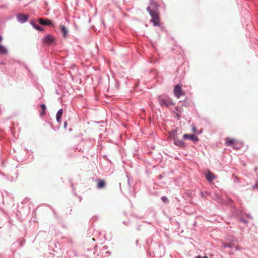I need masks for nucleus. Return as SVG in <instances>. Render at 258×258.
Here are the masks:
<instances>
[{"instance_id":"obj_4","label":"nucleus","mask_w":258,"mask_h":258,"mask_svg":"<svg viewBox=\"0 0 258 258\" xmlns=\"http://www.w3.org/2000/svg\"><path fill=\"white\" fill-rule=\"evenodd\" d=\"M165 248L162 245H158L157 249L155 250V253L157 256L161 257L165 254Z\"/></svg>"},{"instance_id":"obj_37","label":"nucleus","mask_w":258,"mask_h":258,"mask_svg":"<svg viewBox=\"0 0 258 258\" xmlns=\"http://www.w3.org/2000/svg\"><path fill=\"white\" fill-rule=\"evenodd\" d=\"M2 36H0V42L2 41Z\"/></svg>"},{"instance_id":"obj_23","label":"nucleus","mask_w":258,"mask_h":258,"mask_svg":"<svg viewBox=\"0 0 258 258\" xmlns=\"http://www.w3.org/2000/svg\"><path fill=\"white\" fill-rule=\"evenodd\" d=\"M19 243H20V245L22 246L24 245V241H19Z\"/></svg>"},{"instance_id":"obj_11","label":"nucleus","mask_w":258,"mask_h":258,"mask_svg":"<svg viewBox=\"0 0 258 258\" xmlns=\"http://www.w3.org/2000/svg\"><path fill=\"white\" fill-rule=\"evenodd\" d=\"M243 144L242 142L236 140L232 147L235 149H240L243 146Z\"/></svg>"},{"instance_id":"obj_15","label":"nucleus","mask_w":258,"mask_h":258,"mask_svg":"<svg viewBox=\"0 0 258 258\" xmlns=\"http://www.w3.org/2000/svg\"><path fill=\"white\" fill-rule=\"evenodd\" d=\"M201 197L203 199H205L206 196H209L211 195V193L209 192L208 191H205L204 192L201 191L200 193Z\"/></svg>"},{"instance_id":"obj_38","label":"nucleus","mask_w":258,"mask_h":258,"mask_svg":"<svg viewBox=\"0 0 258 258\" xmlns=\"http://www.w3.org/2000/svg\"><path fill=\"white\" fill-rule=\"evenodd\" d=\"M151 5V6H152V5H154H154H155V4L154 3H152Z\"/></svg>"},{"instance_id":"obj_39","label":"nucleus","mask_w":258,"mask_h":258,"mask_svg":"<svg viewBox=\"0 0 258 258\" xmlns=\"http://www.w3.org/2000/svg\"><path fill=\"white\" fill-rule=\"evenodd\" d=\"M93 241H95V239L94 238H92Z\"/></svg>"},{"instance_id":"obj_25","label":"nucleus","mask_w":258,"mask_h":258,"mask_svg":"<svg viewBox=\"0 0 258 258\" xmlns=\"http://www.w3.org/2000/svg\"><path fill=\"white\" fill-rule=\"evenodd\" d=\"M126 177L127 178L128 184L130 186H131L130 183V179H129L128 175H126Z\"/></svg>"},{"instance_id":"obj_28","label":"nucleus","mask_w":258,"mask_h":258,"mask_svg":"<svg viewBox=\"0 0 258 258\" xmlns=\"http://www.w3.org/2000/svg\"><path fill=\"white\" fill-rule=\"evenodd\" d=\"M241 221L243 222L244 223H247V221L244 220V219H241Z\"/></svg>"},{"instance_id":"obj_31","label":"nucleus","mask_w":258,"mask_h":258,"mask_svg":"<svg viewBox=\"0 0 258 258\" xmlns=\"http://www.w3.org/2000/svg\"><path fill=\"white\" fill-rule=\"evenodd\" d=\"M176 114L177 115V119H179L181 117L180 115V114L177 113Z\"/></svg>"},{"instance_id":"obj_30","label":"nucleus","mask_w":258,"mask_h":258,"mask_svg":"<svg viewBox=\"0 0 258 258\" xmlns=\"http://www.w3.org/2000/svg\"><path fill=\"white\" fill-rule=\"evenodd\" d=\"M196 133L200 135L202 133V131L200 130V131L197 132Z\"/></svg>"},{"instance_id":"obj_6","label":"nucleus","mask_w":258,"mask_h":258,"mask_svg":"<svg viewBox=\"0 0 258 258\" xmlns=\"http://www.w3.org/2000/svg\"><path fill=\"white\" fill-rule=\"evenodd\" d=\"M159 102L162 106H168L172 104L171 101L165 98H160L159 99Z\"/></svg>"},{"instance_id":"obj_12","label":"nucleus","mask_w":258,"mask_h":258,"mask_svg":"<svg viewBox=\"0 0 258 258\" xmlns=\"http://www.w3.org/2000/svg\"><path fill=\"white\" fill-rule=\"evenodd\" d=\"M206 179L208 181H212L215 178V176L210 172H208L205 175Z\"/></svg>"},{"instance_id":"obj_1","label":"nucleus","mask_w":258,"mask_h":258,"mask_svg":"<svg viewBox=\"0 0 258 258\" xmlns=\"http://www.w3.org/2000/svg\"><path fill=\"white\" fill-rule=\"evenodd\" d=\"M147 11L149 12L150 15L152 17L151 22L153 23L154 26H158L160 25V20L158 13L156 11L151 10L150 7H148L147 8Z\"/></svg>"},{"instance_id":"obj_17","label":"nucleus","mask_w":258,"mask_h":258,"mask_svg":"<svg viewBox=\"0 0 258 258\" xmlns=\"http://www.w3.org/2000/svg\"><path fill=\"white\" fill-rule=\"evenodd\" d=\"M60 27H61V31L63 33V36L66 37L67 34V33H68L67 28H66V27L64 25H61Z\"/></svg>"},{"instance_id":"obj_40","label":"nucleus","mask_w":258,"mask_h":258,"mask_svg":"<svg viewBox=\"0 0 258 258\" xmlns=\"http://www.w3.org/2000/svg\"><path fill=\"white\" fill-rule=\"evenodd\" d=\"M236 179L237 180H238V178H237V177H236Z\"/></svg>"},{"instance_id":"obj_20","label":"nucleus","mask_w":258,"mask_h":258,"mask_svg":"<svg viewBox=\"0 0 258 258\" xmlns=\"http://www.w3.org/2000/svg\"><path fill=\"white\" fill-rule=\"evenodd\" d=\"M161 199L162 201L164 203H166V202H168V198L166 197L163 196L161 197Z\"/></svg>"},{"instance_id":"obj_24","label":"nucleus","mask_w":258,"mask_h":258,"mask_svg":"<svg viewBox=\"0 0 258 258\" xmlns=\"http://www.w3.org/2000/svg\"><path fill=\"white\" fill-rule=\"evenodd\" d=\"M67 126V122L66 121H65L63 122V126L64 128H66Z\"/></svg>"},{"instance_id":"obj_3","label":"nucleus","mask_w":258,"mask_h":258,"mask_svg":"<svg viewBox=\"0 0 258 258\" xmlns=\"http://www.w3.org/2000/svg\"><path fill=\"white\" fill-rule=\"evenodd\" d=\"M174 94L178 98H179L180 96H183L184 95L181 86L179 85H177L175 86L174 89Z\"/></svg>"},{"instance_id":"obj_14","label":"nucleus","mask_w":258,"mask_h":258,"mask_svg":"<svg viewBox=\"0 0 258 258\" xmlns=\"http://www.w3.org/2000/svg\"><path fill=\"white\" fill-rule=\"evenodd\" d=\"M105 182L103 180H99L97 184V187L98 188H101L105 186Z\"/></svg>"},{"instance_id":"obj_9","label":"nucleus","mask_w":258,"mask_h":258,"mask_svg":"<svg viewBox=\"0 0 258 258\" xmlns=\"http://www.w3.org/2000/svg\"><path fill=\"white\" fill-rule=\"evenodd\" d=\"M236 140L234 139H231L230 138H227L226 139V145L227 146L233 147Z\"/></svg>"},{"instance_id":"obj_22","label":"nucleus","mask_w":258,"mask_h":258,"mask_svg":"<svg viewBox=\"0 0 258 258\" xmlns=\"http://www.w3.org/2000/svg\"><path fill=\"white\" fill-rule=\"evenodd\" d=\"M253 188L258 189V183L256 182L254 185L252 186Z\"/></svg>"},{"instance_id":"obj_32","label":"nucleus","mask_w":258,"mask_h":258,"mask_svg":"<svg viewBox=\"0 0 258 258\" xmlns=\"http://www.w3.org/2000/svg\"><path fill=\"white\" fill-rule=\"evenodd\" d=\"M36 28L39 30H42V29H41L39 26H37Z\"/></svg>"},{"instance_id":"obj_8","label":"nucleus","mask_w":258,"mask_h":258,"mask_svg":"<svg viewBox=\"0 0 258 258\" xmlns=\"http://www.w3.org/2000/svg\"><path fill=\"white\" fill-rule=\"evenodd\" d=\"M54 40V37L51 35H47L43 38L44 42L47 44L52 43Z\"/></svg>"},{"instance_id":"obj_7","label":"nucleus","mask_w":258,"mask_h":258,"mask_svg":"<svg viewBox=\"0 0 258 258\" xmlns=\"http://www.w3.org/2000/svg\"><path fill=\"white\" fill-rule=\"evenodd\" d=\"M18 21L21 23H24L28 20V15L23 14H19L17 16Z\"/></svg>"},{"instance_id":"obj_27","label":"nucleus","mask_w":258,"mask_h":258,"mask_svg":"<svg viewBox=\"0 0 258 258\" xmlns=\"http://www.w3.org/2000/svg\"><path fill=\"white\" fill-rule=\"evenodd\" d=\"M195 258H204V256H202L201 255H197V256H196Z\"/></svg>"},{"instance_id":"obj_33","label":"nucleus","mask_w":258,"mask_h":258,"mask_svg":"<svg viewBox=\"0 0 258 258\" xmlns=\"http://www.w3.org/2000/svg\"><path fill=\"white\" fill-rule=\"evenodd\" d=\"M103 248L104 250H106L107 248V246H103Z\"/></svg>"},{"instance_id":"obj_2","label":"nucleus","mask_w":258,"mask_h":258,"mask_svg":"<svg viewBox=\"0 0 258 258\" xmlns=\"http://www.w3.org/2000/svg\"><path fill=\"white\" fill-rule=\"evenodd\" d=\"M170 137L172 138L173 142L175 146L181 148H185L186 147V145L183 141L178 139L176 130L172 132L170 134Z\"/></svg>"},{"instance_id":"obj_21","label":"nucleus","mask_w":258,"mask_h":258,"mask_svg":"<svg viewBox=\"0 0 258 258\" xmlns=\"http://www.w3.org/2000/svg\"><path fill=\"white\" fill-rule=\"evenodd\" d=\"M40 107H41V108L42 109V113L45 112V110L46 109V107L45 105L44 104H42V105H41Z\"/></svg>"},{"instance_id":"obj_34","label":"nucleus","mask_w":258,"mask_h":258,"mask_svg":"<svg viewBox=\"0 0 258 258\" xmlns=\"http://www.w3.org/2000/svg\"><path fill=\"white\" fill-rule=\"evenodd\" d=\"M247 217H249V218H252V217L250 216V215H247Z\"/></svg>"},{"instance_id":"obj_10","label":"nucleus","mask_w":258,"mask_h":258,"mask_svg":"<svg viewBox=\"0 0 258 258\" xmlns=\"http://www.w3.org/2000/svg\"><path fill=\"white\" fill-rule=\"evenodd\" d=\"M39 22L42 25H52V22L50 20L48 19H43L42 18H40L39 19Z\"/></svg>"},{"instance_id":"obj_16","label":"nucleus","mask_w":258,"mask_h":258,"mask_svg":"<svg viewBox=\"0 0 258 258\" xmlns=\"http://www.w3.org/2000/svg\"><path fill=\"white\" fill-rule=\"evenodd\" d=\"M212 198L218 202H220L221 201V198L220 196L217 193L214 194V196L212 197Z\"/></svg>"},{"instance_id":"obj_36","label":"nucleus","mask_w":258,"mask_h":258,"mask_svg":"<svg viewBox=\"0 0 258 258\" xmlns=\"http://www.w3.org/2000/svg\"><path fill=\"white\" fill-rule=\"evenodd\" d=\"M235 248H236V249L237 250H239V249L238 248V246H236V247H235Z\"/></svg>"},{"instance_id":"obj_19","label":"nucleus","mask_w":258,"mask_h":258,"mask_svg":"<svg viewBox=\"0 0 258 258\" xmlns=\"http://www.w3.org/2000/svg\"><path fill=\"white\" fill-rule=\"evenodd\" d=\"M224 247L225 248H232L233 247V244L232 243H228L227 244H224Z\"/></svg>"},{"instance_id":"obj_29","label":"nucleus","mask_w":258,"mask_h":258,"mask_svg":"<svg viewBox=\"0 0 258 258\" xmlns=\"http://www.w3.org/2000/svg\"><path fill=\"white\" fill-rule=\"evenodd\" d=\"M62 112H63L62 109H60L58 110V111H57V113H62Z\"/></svg>"},{"instance_id":"obj_13","label":"nucleus","mask_w":258,"mask_h":258,"mask_svg":"<svg viewBox=\"0 0 258 258\" xmlns=\"http://www.w3.org/2000/svg\"><path fill=\"white\" fill-rule=\"evenodd\" d=\"M8 53L7 48L3 45H0V54H6Z\"/></svg>"},{"instance_id":"obj_35","label":"nucleus","mask_w":258,"mask_h":258,"mask_svg":"<svg viewBox=\"0 0 258 258\" xmlns=\"http://www.w3.org/2000/svg\"><path fill=\"white\" fill-rule=\"evenodd\" d=\"M40 114L41 115V117H42L45 114L42 113Z\"/></svg>"},{"instance_id":"obj_5","label":"nucleus","mask_w":258,"mask_h":258,"mask_svg":"<svg viewBox=\"0 0 258 258\" xmlns=\"http://www.w3.org/2000/svg\"><path fill=\"white\" fill-rule=\"evenodd\" d=\"M183 138L184 139H189L194 142H198L199 141L198 137L194 134H184L183 136Z\"/></svg>"},{"instance_id":"obj_18","label":"nucleus","mask_w":258,"mask_h":258,"mask_svg":"<svg viewBox=\"0 0 258 258\" xmlns=\"http://www.w3.org/2000/svg\"><path fill=\"white\" fill-rule=\"evenodd\" d=\"M62 115V114H56V121L59 123H60L61 122L60 119H61Z\"/></svg>"},{"instance_id":"obj_26","label":"nucleus","mask_w":258,"mask_h":258,"mask_svg":"<svg viewBox=\"0 0 258 258\" xmlns=\"http://www.w3.org/2000/svg\"><path fill=\"white\" fill-rule=\"evenodd\" d=\"M192 128L193 132H194L195 133H196L197 132H196V127L194 125H193Z\"/></svg>"}]
</instances>
